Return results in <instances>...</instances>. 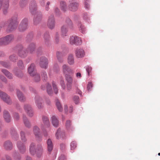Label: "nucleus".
<instances>
[{
    "mask_svg": "<svg viewBox=\"0 0 160 160\" xmlns=\"http://www.w3.org/2000/svg\"><path fill=\"white\" fill-rule=\"evenodd\" d=\"M30 10L32 14H34V22L35 24H38L42 20V14L41 12H36L37 5L34 1L32 2L29 7Z\"/></svg>",
    "mask_w": 160,
    "mask_h": 160,
    "instance_id": "f257e3e1",
    "label": "nucleus"
},
{
    "mask_svg": "<svg viewBox=\"0 0 160 160\" xmlns=\"http://www.w3.org/2000/svg\"><path fill=\"white\" fill-rule=\"evenodd\" d=\"M72 23L71 20L69 18L67 19L66 20L65 23L61 27L62 35L63 36H66L68 30L72 29Z\"/></svg>",
    "mask_w": 160,
    "mask_h": 160,
    "instance_id": "f03ea898",
    "label": "nucleus"
},
{
    "mask_svg": "<svg viewBox=\"0 0 160 160\" xmlns=\"http://www.w3.org/2000/svg\"><path fill=\"white\" fill-rule=\"evenodd\" d=\"M17 17L12 18L7 23L6 31L8 32H10L16 29L18 23L17 21Z\"/></svg>",
    "mask_w": 160,
    "mask_h": 160,
    "instance_id": "7ed1b4c3",
    "label": "nucleus"
},
{
    "mask_svg": "<svg viewBox=\"0 0 160 160\" xmlns=\"http://www.w3.org/2000/svg\"><path fill=\"white\" fill-rule=\"evenodd\" d=\"M13 36L12 35H9L0 38V45H7L13 40Z\"/></svg>",
    "mask_w": 160,
    "mask_h": 160,
    "instance_id": "20e7f679",
    "label": "nucleus"
},
{
    "mask_svg": "<svg viewBox=\"0 0 160 160\" xmlns=\"http://www.w3.org/2000/svg\"><path fill=\"white\" fill-rule=\"evenodd\" d=\"M3 5L2 11L4 14H6L8 12L9 7L8 0H0V10Z\"/></svg>",
    "mask_w": 160,
    "mask_h": 160,
    "instance_id": "39448f33",
    "label": "nucleus"
},
{
    "mask_svg": "<svg viewBox=\"0 0 160 160\" xmlns=\"http://www.w3.org/2000/svg\"><path fill=\"white\" fill-rule=\"evenodd\" d=\"M0 98L4 102L8 104H11L12 101L10 97L5 92L0 90Z\"/></svg>",
    "mask_w": 160,
    "mask_h": 160,
    "instance_id": "423d86ee",
    "label": "nucleus"
},
{
    "mask_svg": "<svg viewBox=\"0 0 160 160\" xmlns=\"http://www.w3.org/2000/svg\"><path fill=\"white\" fill-rule=\"evenodd\" d=\"M69 42L71 44L76 45H80L82 43L81 38L76 36H71L70 38Z\"/></svg>",
    "mask_w": 160,
    "mask_h": 160,
    "instance_id": "0eeeda50",
    "label": "nucleus"
},
{
    "mask_svg": "<svg viewBox=\"0 0 160 160\" xmlns=\"http://www.w3.org/2000/svg\"><path fill=\"white\" fill-rule=\"evenodd\" d=\"M62 71L65 76L66 75L72 74L74 73L73 70L66 64H64L62 66Z\"/></svg>",
    "mask_w": 160,
    "mask_h": 160,
    "instance_id": "6e6552de",
    "label": "nucleus"
},
{
    "mask_svg": "<svg viewBox=\"0 0 160 160\" xmlns=\"http://www.w3.org/2000/svg\"><path fill=\"white\" fill-rule=\"evenodd\" d=\"M48 27L51 29L53 28L55 25V20L54 16L53 15L50 16L47 22Z\"/></svg>",
    "mask_w": 160,
    "mask_h": 160,
    "instance_id": "1a4fd4ad",
    "label": "nucleus"
},
{
    "mask_svg": "<svg viewBox=\"0 0 160 160\" xmlns=\"http://www.w3.org/2000/svg\"><path fill=\"white\" fill-rule=\"evenodd\" d=\"M71 2L69 6V10L72 11H76L78 8V4L76 2V0H70Z\"/></svg>",
    "mask_w": 160,
    "mask_h": 160,
    "instance_id": "9d476101",
    "label": "nucleus"
},
{
    "mask_svg": "<svg viewBox=\"0 0 160 160\" xmlns=\"http://www.w3.org/2000/svg\"><path fill=\"white\" fill-rule=\"evenodd\" d=\"M28 22V20L27 18H24L22 21L19 27L20 31H23L27 28Z\"/></svg>",
    "mask_w": 160,
    "mask_h": 160,
    "instance_id": "9b49d317",
    "label": "nucleus"
},
{
    "mask_svg": "<svg viewBox=\"0 0 160 160\" xmlns=\"http://www.w3.org/2000/svg\"><path fill=\"white\" fill-rule=\"evenodd\" d=\"M24 108L29 116L31 117L33 116V111L30 105L27 104H25L24 106Z\"/></svg>",
    "mask_w": 160,
    "mask_h": 160,
    "instance_id": "f8f14e48",
    "label": "nucleus"
},
{
    "mask_svg": "<svg viewBox=\"0 0 160 160\" xmlns=\"http://www.w3.org/2000/svg\"><path fill=\"white\" fill-rule=\"evenodd\" d=\"M33 131L36 139L40 141L41 140V137L39 128L37 126H35L33 128Z\"/></svg>",
    "mask_w": 160,
    "mask_h": 160,
    "instance_id": "ddd939ff",
    "label": "nucleus"
},
{
    "mask_svg": "<svg viewBox=\"0 0 160 160\" xmlns=\"http://www.w3.org/2000/svg\"><path fill=\"white\" fill-rule=\"evenodd\" d=\"M65 127L67 130L70 132L74 131V128L72 125V122L70 120H67L65 123Z\"/></svg>",
    "mask_w": 160,
    "mask_h": 160,
    "instance_id": "4468645a",
    "label": "nucleus"
},
{
    "mask_svg": "<svg viewBox=\"0 0 160 160\" xmlns=\"http://www.w3.org/2000/svg\"><path fill=\"white\" fill-rule=\"evenodd\" d=\"M48 64V59L44 57L41 58L40 65L42 68H46Z\"/></svg>",
    "mask_w": 160,
    "mask_h": 160,
    "instance_id": "2eb2a0df",
    "label": "nucleus"
},
{
    "mask_svg": "<svg viewBox=\"0 0 160 160\" xmlns=\"http://www.w3.org/2000/svg\"><path fill=\"white\" fill-rule=\"evenodd\" d=\"M18 51V54L19 56L24 58L27 56L28 52L22 46H20Z\"/></svg>",
    "mask_w": 160,
    "mask_h": 160,
    "instance_id": "dca6fc26",
    "label": "nucleus"
},
{
    "mask_svg": "<svg viewBox=\"0 0 160 160\" xmlns=\"http://www.w3.org/2000/svg\"><path fill=\"white\" fill-rule=\"evenodd\" d=\"M76 56L78 58H82L84 57L85 55L84 51L81 48H78L76 50Z\"/></svg>",
    "mask_w": 160,
    "mask_h": 160,
    "instance_id": "f3484780",
    "label": "nucleus"
},
{
    "mask_svg": "<svg viewBox=\"0 0 160 160\" xmlns=\"http://www.w3.org/2000/svg\"><path fill=\"white\" fill-rule=\"evenodd\" d=\"M3 147L6 150H9L12 149L13 146L12 142L9 140H8L4 143Z\"/></svg>",
    "mask_w": 160,
    "mask_h": 160,
    "instance_id": "a211bd4d",
    "label": "nucleus"
},
{
    "mask_svg": "<svg viewBox=\"0 0 160 160\" xmlns=\"http://www.w3.org/2000/svg\"><path fill=\"white\" fill-rule=\"evenodd\" d=\"M17 145L18 149L21 153H23L25 152L26 148L23 143L20 142H18L17 143Z\"/></svg>",
    "mask_w": 160,
    "mask_h": 160,
    "instance_id": "6ab92c4d",
    "label": "nucleus"
},
{
    "mask_svg": "<svg viewBox=\"0 0 160 160\" xmlns=\"http://www.w3.org/2000/svg\"><path fill=\"white\" fill-rule=\"evenodd\" d=\"M28 72L31 76H34L36 73L35 70V65L32 64L28 68Z\"/></svg>",
    "mask_w": 160,
    "mask_h": 160,
    "instance_id": "aec40b11",
    "label": "nucleus"
},
{
    "mask_svg": "<svg viewBox=\"0 0 160 160\" xmlns=\"http://www.w3.org/2000/svg\"><path fill=\"white\" fill-rule=\"evenodd\" d=\"M56 136L58 139L61 138H63L65 137V135L64 132H61V129L60 128H59L56 134Z\"/></svg>",
    "mask_w": 160,
    "mask_h": 160,
    "instance_id": "412c9836",
    "label": "nucleus"
},
{
    "mask_svg": "<svg viewBox=\"0 0 160 160\" xmlns=\"http://www.w3.org/2000/svg\"><path fill=\"white\" fill-rule=\"evenodd\" d=\"M42 98L38 97H36L35 98V102L38 108L41 109L42 107Z\"/></svg>",
    "mask_w": 160,
    "mask_h": 160,
    "instance_id": "4be33fe9",
    "label": "nucleus"
},
{
    "mask_svg": "<svg viewBox=\"0 0 160 160\" xmlns=\"http://www.w3.org/2000/svg\"><path fill=\"white\" fill-rule=\"evenodd\" d=\"M3 116L6 122H9L11 121V117L9 112L8 111L6 110H4V111Z\"/></svg>",
    "mask_w": 160,
    "mask_h": 160,
    "instance_id": "5701e85b",
    "label": "nucleus"
},
{
    "mask_svg": "<svg viewBox=\"0 0 160 160\" xmlns=\"http://www.w3.org/2000/svg\"><path fill=\"white\" fill-rule=\"evenodd\" d=\"M30 152L32 155H34L36 152L37 149L36 148L35 145L32 143L30 145L29 148Z\"/></svg>",
    "mask_w": 160,
    "mask_h": 160,
    "instance_id": "b1692460",
    "label": "nucleus"
},
{
    "mask_svg": "<svg viewBox=\"0 0 160 160\" xmlns=\"http://www.w3.org/2000/svg\"><path fill=\"white\" fill-rule=\"evenodd\" d=\"M53 125L56 127L58 126L59 125V121L58 119L55 116H53L51 118V120Z\"/></svg>",
    "mask_w": 160,
    "mask_h": 160,
    "instance_id": "393cba45",
    "label": "nucleus"
},
{
    "mask_svg": "<svg viewBox=\"0 0 160 160\" xmlns=\"http://www.w3.org/2000/svg\"><path fill=\"white\" fill-rule=\"evenodd\" d=\"M17 94L19 100L21 102L25 100V98L22 93L18 90H17Z\"/></svg>",
    "mask_w": 160,
    "mask_h": 160,
    "instance_id": "a878e982",
    "label": "nucleus"
},
{
    "mask_svg": "<svg viewBox=\"0 0 160 160\" xmlns=\"http://www.w3.org/2000/svg\"><path fill=\"white\" fill-rule=\"evenodd\" d=\"M60 8L63 12H65L68 9L66 2L64 1H61L60 2Z\"/></svg>",
    "mask_w": 160,
    "mask_h": 160,
    "instance_id": "bb28decb",
    "label": "nucleus"
},
{
    "mask_svg": "<svg viewBox=\"0 0 160 160\" xmlns=\"http://www.w3.org/2000/svg\"><path fill=\"white\" fill-rule=\"evenodd\" d=\"M48 150L49 152H51L53 149V146L51 140L49 139L47 141Z\"/></svg>",
    "mask_w": 160,
    "mask_h": 160,
    "instance_id": "cd10ccee",
    "label": "nucleus"
},
{
    "mask_svg": "<svg viewBox=\"0 0 160 160\" xmlns=\"http://www.w3.org/2000/svg\"><path fill=\"white\" fill-rule=\"evenodd\" d=\"M35 45L34 43H30L28 48V52L31 53L35 51Z\"/></svg>",
    "mask_w": 160,
    "mask_h": 160,
    "instance_id": "c85d7f7f",
    "label": "nucleus"
},
{
    "mask_svg": "<svg viewBox=\"0 0 160 160\" xmlns=\"http://www.w3.org/2000/svg\"><path fill=\"white\" fill-rule=\"evenodd\" d=\"M2 72L4 74V75L9 79H12V73H10L6 69H2Z\"/></svg>",
    "mask_w": 160,
    "mask_h": 160,
    "instance_id": "c756f323",
    "label": "nucleus"
},
{
    "mask_svg": "<svg viewBox=\"0 0 160 160\" xmlns=\"http://www.w3.org/2000/svg\"><path fill=\"white\" fill-rule=\"evenodd\" d=\"M43 122L45 127H49L50 124L48 118L46 116H43L42 118Z\"/></svg>",
    "mask_w": 160,
    "mask_h": 160,
    "instance_id": "7c9ffc66",
    "label": "nucleus"
},
{
    "mask_svg": "<svg viewBox=\"0 0 160 160\" xmlns=\"http://www.w3.org/2000/svg\"><path fill=\"white\" fill-rule=\"evenodd\" d=\"M68 63L70 65H73L74 63V58L73 55L70 54L68 55Z\"/></svg>",
    "mask_w": 160,
    "mask_h": 160,
    "instance_id": "2f4dec72",
    "label": "nucleus"
},
{
    "mask_svg": "<svg viewBox=\"0 0 160 160\" xmlns=\"http://www.w3.org/2000/svg\"><path fill=\"white\" fill-rule=\"evenodd\" d=\"M11 133L12 135V138L15 140H17L18 137L14 129L12 128L11 129Z\"/></svg>",
    "mask_w": 160,
    "mask_h": 160,
    "instance_id": "473e14b6",
    "label": "nucleus"
},
{
    "mask_svg": "<svg viewBox=\"0 0 160 160\" xmlns=\"http://www.w3.org/2000/svg\"><path fill=\"white\" fill-rule=\"evenodd\" d=\"M47 92L50 95H51L53 94V91L51 86L48 83L46 84Z\"/></svg>",
    "mask_w": 160,
    "mask_h": 160,
    "instance_id": "72a5a7b5",
    "label": "nucleus"
},
{
    "mask_svg": "<svg viewBox=\"0 0 160 160\" xmlns=\"http://www.w3.org/2000/svg\"><path fill=\"white\" fill-rule=\"evenodd\" d=\"M37 156L38 157H40L42 155V147L40 145L39 147L37 148Z\"/></svg>",
    "mask_w": 160,
    "mask_h": 160,
    "instance_id": "f704fd0d",
    "label": "nucleus"
},
{
    "mask_svg": "<svg viewBox=\"0 0 160 160\" xmlns=\"http://www.w3.org/2000/svg\"><path fill=\"white\" fill-rule=\"evenodd\" d=\"M65 79L67 82V83H72L73 79L72 77L70 74L66 75L65 76Z\"/></svg>",
    "mask_w": 160,
    "mask_h": 160,
    "instance_id": "c9c22d12",
    "label": "nucleus"
},
{
    "mask_svg": "<svg viewBox=\"0 0 160 160\" xmlns=\"http://www.w3.org/2000/svg\"><path fill=\"white\" fill-rule=\"evenodd\" d=\"M56 55L58 61L60 62H62L63 60L61 58V57L62 56V53L60 52H57Z\"/></svg>",
    "mask_w": 160,
    "mask_h": 160,
    "instance_id": "e433bc0d",
    "label": "nucleus"
},
{
    "mask_svg": "<svg viewBox=\"0 0 160 160\" xmlns=\"http://www.w3.org/2000/svg\"><path fill=\"white\" fill-rule=\"evenodd\" d=\"M23 122L26 127L28 128H29L31 127L30 123L26 117H23Z\"/></svg>",
    "mask_w": 160,
    "mask_h": 160,
    "instance_id": "4c0bfd02",
    "label": "nucleus"
},
{
    "mask_svg": "<svg viewBox=\"0 0 160 160\" xmlns=\"http://www.w3.org/2000/svg\"><path fill=\"white\" fill-rule=\"evenodd\" d=\"M9 59L12 62H15L17 60L18 58L15 54H13L9 56Z\"/></svg>",
    "mask_w": 160,
    "mask_h": 160,
    "instance_id": "58836bf2",
    "label": "nucleus"
},
{
    "mask_svg": "<svg viewBox=\"0 0 160 160\" xmlns=\"http://www.w3.org/2000/svg\"><path fill=\"white\" fill-rule=\"evenodd\" d=\"M1 64L4 67L7 68H9L11 66V64L10 63L2 61L1 62Z\"/></svg>",
    "mask_w": 160,
    "mask_h": 160,
    "instance_id": "ea45409f",
    "label": "nucleus"
},
{
    "mask_svg": "<svg viewBox=\"0 0 160 160\" xmlns=\"http://www.w3.org/2000/svg\"><path fill=\"white\" fill-rule=\"evenodd\" d=\"M14 72L15 73V74L18 77H21L22 76V72L21 71L18 70V71H16L14 70Z\"/></svg>",
    "mask_w": 160,
    "mask_h": 160,
    "instance_id": "a19ab883",
    "label": "nucleus"
},
{
    "mask_svg": "<svg viewBox=\"0 0 160 160\" xmlns=\"http://www.w3.org/2000/svg\"><path fill=\"white\" fill-rule=\"evenodd\" d=\"M52 85L54 93L57 94L58 91V89L55 82H53L52 83Z\"/></svg>",
    "mask_w": 160,
    "mask_h": 160,
    "instance_id": "79ce46f5",
    "label": "nucleus"
},
{
    "mask_svg": "<svg viewBox=\"0 0 160 160\" xmlns=\"http://www.w3.org/2000/svg\"><path fill=\"white\" fill-rule=\"evenodd\" d=\"M56 105L58 110L61 112L62 110V108L60 102L58 101L56 102Z\"/></svg>",
    "mask_w": 160,
    "mask_h": 160,
    "instance_id": "37998d69",
    "label": "nucleus"
},
{
    "mask_svg": "<svg viewBox=\"0 0 160 160\" xmlns=\"http://www.w3.org/2000/svg\"><path fill=\"white\" fill-rule=\"evenodd\" d=\"M70 146L71 149H74L77 147V144L76 142L75 141L72 142L71 143Z\"/></svg>",
    "mask_w": 160,
    "mask_h": 160,
    "instance_id": "c03bdc74",
    "label": "nucleus"
},
{
    "mask_svg": "<svg viewBox=\"0 0 160 160\" xmlns=\"http://www.w3.org/2000/svg\"><path fill=\"white\" fill-rule=\"evenodd\" d=\"M41 75L42 78L44 80H46L47 79L48 76L46 72H42Z\"/></svg>",
    "mask_w": 160,
    "mask_h": 160,
    "instance_id": "a18cd8bd",
    "label": "nucleus"
},
{
    "mask_svg": "<svg viewBox=\"0 0 160 160\" xmlns=\"http://www.w3.org/2000/svg\"><path fill=\"white\" fill-rule=\"evenodd\" d=\"M60 84L62 88L63 89H65V88L66 85L63 80L61 79L60 80Z\"/></svg>",
    "mask_w": 160,
    "mask_h": 160,
    "instance_id": "49530a36",
    "label": "nucleus"
},
{
    "mask_svg": "<svg viewBox=\"0 0 160 160\" xmlns=\"http://www.w3.org/2000/svg\"><path fill=\"white\" fill-rule=\"evenodd\" d=\"M80 30L82 33H84L86 31V28L84 26L81 25L80 27Z\"/></svg>",
    "mask_w": 160,
    "mask_h": 160,
    "instance_id": "de8ad7c7",
    "label": "nucleus"
},
{
    "mask_svg": "<svg viewBox=\"0 0 160 160\" xmlns=\"http://www.w3.org/2000/svg\"><path fill=\"white\" fill-rule=\"evenodd\" d=\"M21 139L23 142H25L26 141V138L25 136V133L24 132H21Z\"/></svg>",
    "mask_w": 160,
    "mask_h": 160,
    "instance_id": "09e8293b",
    "label": "nucleus"
},
{
    "mask_svg": "<svg viewBox=\"0 0 160 160\" xmlns=\"http://www.w3.org/2000/svg\"><path fill=\"white\" fill-rule=\"evenodd\" d=\"M35 76L34 79L35 80L36 82H38L40 80V76L38 74H36V73L34 75V76Z\"/></svg>",
    "mask_w": 160,
    "mask_h": 160,
    "instance_id": "8fccbe9b",
    "label": "nucleus"
},
{
    "mask_svg": "<svg viewBox=\"0 0 160 160\" xmlns=\"http://www.w3.org/2000/svg\"><path fill=\"white\" fill-rule=\"evenodd\" d=\"M92 87V84L91 82H89L88 84L87 89L88 91H90Z\"/></svg>",
    "mask_w": 160,
    "mask_h": 160,
    "instance_id": "3c124183",
    "label": "nucleus"
},
{
    "mask_svg": "<svg viewBox=\"0 0 160 160\" xmlns=\"http://www.w3.org/2000/svg\"><path fill=\"white\" fill-rule=\"evenodd\" d=\"M86 70L88 73V75H90L92 70V68L88 66L86 68Z\"/></svg>",
    "mask_w": 160,
    "mask_h": 160,
    "instance_id": "603ef678",
    "label": "nucleus"
},
{
    "mask_svg": "<svg viewBox=\"0 0 160 160\" xmlns=\"http://www.w3.org/2000/svg\"><path fill=\"white\" fill-rule=\"evenodd\" d=\"M73 100L75 104H77L79 102V97L77 96H75L73 98Z\"/></svg>",
    "mask_w": 160,
    "mask_h": 160,
    "instance_id": "864d4df0",
    "label": "nucleus"
},
{
    "mask_svg": "<svg viewBox=\"0 0 160 160\" xmlns=\"http://www.w3.org/2000/svg\"><path fill=\"white\" fill-rule=\"evenodd\" d=\"M72 83H67V88L68 90L69 91L72 88Z\"/></svg>",
    "mask_w": 160,
    "mask_h": 160,
    "instance_id": "5fc2aeb1",
    "label": "nucleus"
},
{
    "mask_svg": "<svg viewBox=\"0 0 160 160\" xmlns=\"http://www.w3.org/2000/svg\"><path fill=\"white\" fill-rule=\"evenodd\" d=\"M18 66L21 67V69H22L23 68V64L22 61H19L18 62Z\"/></svg>",
    "mask_w": 160,
    "mask_h": 160,
    "instance_id": "6e6d98bb",
    "label": "nucleus"
},
{
    "mask_svg": "<svg viewBox=\"0 0 160 160\" xmlns=\"http://www.w3.org/2000/svg\"><path fill=\"white\" fill-rule=\"evenodd\" d=\"M28 0H21L20 1V5L22 7L23 5H26Z\"/></svg>",
    "mask_w": 160,
    "mask_h": 160,
    "instance_id": "4d7b16f0",
    "label": "nucleus"
},
{
    "mask_svg": "<svg viewBox=\"0 0 160 160\" xmlns=\"http://www.w3.org/2000/svg\"><path fill=\"white\" fill-rule=\"evenodd\" d=\"M86 1L85 2V8L88 9H89L90 8V5L87 2V1Z\"/></svg>",
    "mask_w": 160,
    "mask_h": 160,
    "instance_id": "13d9d810",
    "label": "nucleus"
},
{
    "mask_svg": "<svg viewBox=\"0 0 160 160\" xmlns=\"http://www.w3.org/2000/svg\"><path fill=\"white\" fill-rule=\"evenodd\" d=\"M54 12L56 14H58L59 13L60 11L58 8H55L54 9Z\"/></svg>",
    "mask_w": 160,
    "mask_h": 160,
    "instance_id": "bf43d9fd",
    "label": "nucleus"
},
{
    "mask_svg": "<svg viewBox=\"0 0 160 160\" xmlns=\"http://www.w3.org/2000/svg\"><path fill=\"white\" fill-rule=\"evenodd\" d=\"M0 79L5 82L7 81L6 78L4 76L1 75H0Z\"/></svg>",
    "mask_w": 160,
    "mask_h": 160,
    "instance_id": "052dcab7",
    "label": "nucleus"
},
{
    "mask_svg": "<svg viewBox=\"0 0 160 160\" xmlns=\"http://www.w3.org/2000/svg\"><path fill=\"white\" fill-rule=\"evenodd\" d=\"M58 36L59 34L58 33H56V34L55 41L57 43H58L59 42V39L58 38Z\"/></svg>",
    "mask_w": 160,
    "mask_h": 160,
    "instance_id": "680f3d73",
    "label": "nucleus"
},
{
    "mask_svg": "<svg viewBox=\"0 0 160 160\" xmlns=\"http://www.w3.org/2000/svg\"><path fill=\"white\" fill-rule=\"evenodd\" d=\"M44 38L45 39L48 40L49 38V35L47 33H45L44 35Z\"/></svg>",
    "mask_w": 160,
    "mask_h": 160,
    "instance_id": "e2e57ef3",
    "label": "nucleus"
},
{
    "mask_svg": "<svg viewBox=\"0 0 160 160\" xmlns=\"http://www.w3.org/2000/svg\"><path fill=\"white\" fill-rule=\"evenodd\" d=\"M14 118L18 120L19 118V116L18 113H15L14 114Z\"/></svg>",
    "mask_w": 160,
    "mask_h": 160,
    "instance_id": "0e129e2a",
    "label": "nucleus"
},
{
    "mask_svg": "<svg viewBox=\"0 0 160 160\" xmlns=\"http://www.w3.org/2000/svg\"><path fill=\"white\" fill-rule=\"evenodd\" d=\"M60 149L62 150H64L65 148V145L64 144H61L60 145Z\"/></svg>",
    "mask_w": 160,
    "mask_h": 160,
    "instance_id": "69168bd1",
    "label": "nucleus"
},
{
    "mask_svg": "<svg viewBox=\"0 0 160 160\" xmlns=\"http://www.w3.org/2000/svg\"><path fill=\"white\" fill-rule=\"evenodd\" d=\"M5 156L6 160H12L11 157L9 155H6Z\"/></svg>",
    "mask_w": 160,
    "mask_h": 160,
    "instance_id": "338daca9",
    "label": "nucleus"
},
{
    "mask_svg": "<svg viewBox=\"0 0 160 160\" xmlns=\"http://www.w3.org/2000/svg\"><path fill=\"white\" fill-rule=\"evenodd\" d=\"M65 158V156L64 155L61 156L59 158V160H63Z\"/></svg>",
    "mask_w": 160,
    "mask_h": 160,
    "instance_id": "774afa93",
    "label": "nucleus"
}]
</instances>
